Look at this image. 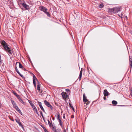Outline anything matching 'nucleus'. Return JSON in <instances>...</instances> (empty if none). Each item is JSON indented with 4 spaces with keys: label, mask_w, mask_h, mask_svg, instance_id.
<instances>
[{
    "label": "nucleus",
    "mask_w": 132,
    "mask_h": 132,
    "mask_svg": "<svg viewBox=\"0 0 132 132\" xmlns=\"http://www.w3.org/2000/svg\"><path fill=\"white\" fill-rule=\"evenodd\" d=\"M1 44L4 48L5 50L9 56L12 55V51L10 48L7 45L6 43L4 40H3L1 42Z\"/></svg>",
    "instance_id": "obj_1"
},
{
    "label": "nucleus",
    "mask_w": 132,
    "mask_h": 132,
    "mask_svg": "<svg viewBox=\"0 0 132 132\" xmlns=\"http://www.w3.org/2000/svg\"><path fill=\"white\" fill-rule=\"evenodd\" d=\"M44 102L45 104L48 107L50 108L51 110H53V108L52 105L50 104V103L47 102L46 100H45Z\"/></svg>",
    "instance_id": "obj_2"
},
{
    "label": "nucleus",
    "mask_w": 132,
    "mask_h": 132,
    "mask_svg": "<svg viewBox=\"0 0 132 132\" xmlns=\"http://www.w3.org/2000/svg\"><path fill=\"white\" fill-rule=\"evenodd\" d=\"M121 7H114L113 8V13H116L118 12L121 10Z\"/></svg>",
    "instance_id": "obj_3"
},
{
    "label": "nucleus",
    "mask_w": 132,
    "mask_h": 132,
    "mask_svg": "<svg viewBox=\"0 0 132 132\" xmlns=\"http://www.w3.org/2000/svg\"><path fill=\"white\" fill-rule=\"evenodd\" d=\"M61 94L64 99H66L68 97V95L65 92H63L61 93Z\"/></svg>",
    "instance_id": "obj_4"
},
{
    "label": "nucleus",
    "mask_w": 132,
    "mask_h": 132,
    "mask_svg": "<svg viewBox=\"0 0 132 132\" xmlns=\"http://www.w3.org/2000/svg\"><path fill=\"white\" fill-rule=\"evenodd\" d=\"M22 6L26 10H28L29 9V6L26 4L25 3H23L22 4Z\"/></svg>",
    "instance_id": "obj_5"
},
{
    "label": "nucleus",
    "mask_w": 132,
    "mask_h": 132,
    "mask_svg": "<svg viewBox=\"0 0 132 132\" xmlns=\"http://www.w3.org/2000/svg\"><path fill=\"white\" fill-rule=\"evenodd\" d=\"M39 9L40 10L44 12L46 10H47V9L46 7L42 6H40L39 7Z\"/></svg>",
    "instance_id": "obj_6"
},
{
    "label": "nucleus",
    "mask_w": 132,
    "mask_h": 132,
    "mask_svg": "<svg viewBox=\"0 0 132 132\" xmlns=\"http://www.w3.org/2000/svg\"><path fill=\"white\" fill-rule=\"evenodd\" d=\"M15 120L16 122L19 125V126L21 127L22 128L24 129V127L22 125L21 123L20 120L19 119H15Z\"/></svg>",
    "instance_id": "obj_7"
},
{
    "label": "nucleus",
    "mask_w": 132,
    "mask_h": 132,
    "mask_svg": "<svg viewBox=\"0 0 132 132\" xmlns=\"http://www.w3.org/2000/svg\"><path fill=\"white\" fill-rule=\"evenodd\" d=\"M103 94L105 96L109 95H110V94L106 89H105L104 90Z\"/></svg>",
    "instance_id": "obj_8"
},
{
    "label": "nucleus",
    "mask_w": 132,
    "mask_h": 132,
    "mask_svg": "<svg viewBox=\"0 0 132 132\" xmlns=\"http://www.w3.org/2000/svg\"><path fill=\"white\" fill-rule=\"evenodd\" d=\"M83 102L84 103H86L87 102V101H88V100L87 98L86 97V96L85 95V94L84 93L83 95Z\"/></svg>",
    "instance_id": "obj_9"
},
{
    "label": "nucleus",
    "mask_w": 132,
    "mask_h": 132,
    "mask_svg": "<svg viewBox=\"0 0 132 132\" xmlns=\"http://www.w3.org/2000/svg\"><path fill=\"white\" fill-rule=\"evenodd\" d=\"M38 105L39 106H40V108H41L42 110L44 112H45V110L43 108V107L42 105V103L41 102H38Z\"/></svg>",
    "instance_id": "obj_10"
},
{
    "label": "nucleus",
    "mask_w": 132,
    "mask_h": 132,
    "mask_svg": "<svg viewBox=\"0 0 132 132\" xmlns=\"http://www.w3.org/2000/svg\"><path fill=\"white\" fill-rule=\"evenodd\" d=\"M82 68L81 69V70L80 71V74L79 75V80H80L81 79V77H82Z\"/></svg>",
    "instance_id": "obj_11"
},
{
    "label": "nucleus",
    "mask_w": 132,
    "mask_h": 132,
    "mask_svg": "<svg viewBox=\"0 0 132 132\" xmlns=\"http://www.w3.org/2000/svg\"><path fill=\"white\" fill-rule=\"evenodd\" d=\"M35 76L34 75H33V84L34 85V86L35 88L36 87V81L35 80Z\"/></svg>",
    "instance_id": "obj_12"
},
{
    "label": "nucleus",
    "mask_w": 132,
    "mask_h": 132,
    "mask_svg": "<svg viewBox=\"0 0 132 132\" xmlns=\"http://www.w3.org/2000/svg\"><path fill=\"white\" fill-rule=\"evenodd\" d=\"M17 63H18L19 64V67L20 68H23V66H22V64L20 62H17L16 63V65Z\"/></svg>",
    "instance_id": "obj_13"
},
{
    "label": "nucleus",
    "mask_w": 132,
    "mask_h": 132,
    "mask_svg": "<svg viewBox=\"0 0 132 132\" xmlns=\"http://www.w3.org/2000/svg\"><path fill=\"white\" fill-rule=\"evenodd\" d=\"M30 105L32 107V108L33 109L34 111L37 109L36 107L32 103H30Z\"/></svg>",
    "instance_id": "obj_14"
},
{
    "label": "nucleus",
    "mask_w": 132,
    "mask_h": 132,
    "mask_svg": "<svg viewBox=\"0 0 132 132\" xmlns=\"http://www.w3.org/2000/svg\"><path fill=\"white\" fill-rule=\"evenodd\" d=\"M108 11L109 12L113 13V8L112 9L108 8Z\"/></svg>",
    "instance_id": "obj_15"
},
{
    "label": "nucleus",
    "mask_w": 132,
    "mask_h": 132,
    "mask_svg": "<svg viewBox=\"0 0 132 132\" xmlns=\"http://www.w3.org/2000/svg\"><path fill=\"white\" fill-rule=\"evenodd\" d=\"M16 110L20 113L21 114V115L22 114V113L21 112V111L19 109L18 107L15 109Z\"/></svg>",
    "instance_id": "obj_16"
},
{
    "label": "nucleus",
    "mask_w": 132,
    "mask_h": 132,
    "mask_svg": "<svg viewBox=\"0 0 132 132\" xmlns=\"http://www.w3.org/2000/svg\"><path fill=\"white\" fill-rule=\"evenodd\" d=\"M48 125H49V126H50V127H52V126H53V125H52V123H51L50 121H49V120H48Z\"/></svg>",
    "instance_id": "obj_17"
},
{
    "label": "nucleus",
    "mask_w": 132,
    "mask_h": 132,
    "mask_svg": "<svg viewBox=\"0 0 132 132\" xmlns=\"http://www.w3.org/2000/svg\"><path fill=\"white\" fill-rule=\"evenodd\" d=\"M59 121V122L60 125L61 126V127L62 128H63V126L62 125L63 122H62V121L61 120H60Z\"/></svg>",
    "instance_id": "obj_18"
},
{
    "label": "nucleus",
    "mask_w": 132,
    "mask_h": 132,
    "mask_svg": "<svg viewBox=\"0 0 132 132\" xmlns=\"http://www.w3.org/2000/svg\"><path fill=\"white\" fill-rule=\"evenodd\" d=\"M112 104L115 105L117 104V101L114 100L113 101H112Z\"/></svg>",
    "instance_id": "obj_19"
},
{
    "label": "nucleus",
    "mask_w": 132,
    "mask_h": 132,
    "mask_svg": "<svg viewBox=\"0 0 132 132\" xmlns=\"http://www.w3.org/2000/svg\"><path fill=\"white\" fill-rule=\"evenodd\" d=\"M35 80H36L37 81V85H41V84H40L39 82V81L38 80V79H37V78L35 77Z\"/></svg>",
    "instance_id": "obj_20"
},
{
    "label": "nucleus",
    "mask_w": 132,
    "mask_h": 132,
    "mask_svg": "<svg viewBox=\"0 0 132 132\" xmlns=\"http://www.w3.org/2000/svg\"><path fill=\"white\" fill-rule=\"evenodd\" d=\"M42 126V127L43 128V129H44V131L45 132H49L48 131L46 130V128L45 127H44L43 126Z\"/></svg>",
    "instance_id": "obj_21"
},
{
    "label": "nucleus",
    "mask_w": 132,
    "mask_h": 132,
    "mask_svg": "<svg viewBox=\"0 0 132 132\" xmlns=\"http://www.w3.org/2000/svg\"><path fill=\"white\" fill-rule=\"evenodd\" d=\"M41 85H37V89L38 91H40V86Z\"/></svg>",
    "instance_id": "obj_22"
},
{
    "label": "nucleus",
    "mask_w": 132,
    "mask_h": 132,
    "mask_svg": "<svg viewBox=\"0 0 132 132\" xmlns=\"http://www.w3.org/2000/svg\"><path fill=\"white\" fill-rule=\"evenodd\" d=\"M69 105L70 107L71 108L73 111H74L75 109L73 108V106L70 103H69Z\"/></svg>",
    "instance_id": "obj_23"
},
{
    "label": "nucleus",
    "mask_w": 132,
    "mask_h": 132,
    "mask_svg": "<svg viewBox=\"0 0 132 132\" xmlns=\"http://www.w3.org/2000/svg\"><path fill=\"white\" fill-rule=\"evenodd\" d=\"M52 130L53 131H54V132L55 131V130H56V127L55 126H52Z\"/></svg>",
    "instance_id": "obj_24"
},
{
    "label": "nucleus",
    "mask_w": 132,
    "mask_h": 132,
    "mask_svg": "<svg viewBox=\"0 0 132 132\" xmlns=\"http://www.w3.org/2000/svg\"><path fill=\"white\" fill-rule=\"evenodd\" d=\"M13 106L14 107L15 109L16 108L18 107V106L16 105V103H13Z\"/></svg>",
    "instance_id": "obj_25"
},
{
    "label": "nucleus",
    "mask_w": 132,
    "mask_h": 132,
    "mask_svg": "<svg viewBox=\"0 0 132 132\" xmlns=\"http://www.w3.org/2000/svg\"><path fill=\"white\" fill-rule=\"evenodd\" d=\"M54 132H62V131L60 129H56V130H55V131Z\"/></svg>",
    "instance_id": "obj_26"
},
{
    "label": "nucleus",
    "mask_w": 132,
    "mask_h": 132,
    "mask_svg": "<svg viewBox=\"0 0 132 132\" xmlns=\"http://www.w3.org/2000/svg\"><path fill=\"white\" fill-rule=\"evenodd\" d=\"M104 6L103 4H101L99 6V7L100 8H101L103 7Z\"/></svg>",
    "instance_id": "obj_27"
},
{
    "label": "nucleus",
    "mask_w": 132,
    "mask_h": 132,
    "mask_svg": "<svg viewBox=\"0 0 132 132\" xmlns=\"http://www.w3.org/2000/svg\"><path fill=\"white\" fill-rule=\"evenodd\" d=\"M47 16L49 17H50L51 15L49 13V12H46V13H45Z\"/></svg>",
    "instance_id": "obj_28"
},
{
    "label": "nucleus",
    "mask_w": 132,
    "mask_h": 132,
    "mask_svg": "<svg viewBox=\"0 0 132 132\" xmlns=\"http://www.w3.org/2000/svg\"><path fill=\"white\" fill-rule=\"evenodd\" d=\"M129 61V64L130 65V66L129 67L131 69L132 67V61Z\"/></svg>",
    "instance_id": "obj_29"
},
{
    "label": "nucleus",
    "mask_w": 132,
    "mask_h": 132,
    "mask_svg": "<svg viewBox=\"0 0 132 132\" xmlns=\"http://www.w3.org/2000/svg\"><path fill=\"white\" fill-rule=\"evenodd\" d=\"M19 101H20L23 104H25V102L23 101V100L22 99L20 100Z\"/></svg>",
    "instance_id": "obj_30"
},
{
    "label": "nucleus",
    "mask_w": 132,
    "mask_h": 132,
    "mask_svg": "<svg viewBox=\"0 0 132 132\" xmlns=\"http://www.w3.org/2000/svg\"><path fill=\"white\" fill-rule=\"evenodd\" d=\"M129 61H132V56H129Z\"/></svg>",
    "instance_id": "obj_31"
},
{
    "label": "nucleus",
    "mask_w": 132,
    "mask_h": 132,
    "mask_svg": "<svg viewBox=\"0 0 132 132\" xmlns=\"http://www.w3.org/2000/svg\"><path fill=\"white\" fill-rule=\"evenodd\" d=\"M34 111H35L36 112V113L39 116V114L38 113V112L37 110V109H36L35 110H34Z\"/></svg>",
    "instance_id": "obj_32"
},
{
    "label": "nucleus",
    "mask_w": 132,
    "mask_h": 132,
    "mask_svg": "<svg viewBox=\"0 0 132 132\" xmlns=\"http://www.w3.org/2000/svg\"><path fill=\"white\" fill-rule=\"evenodd\" d=\"M2 60L1 59V55L0 54V64H1L2 63Z\"/></svg>",
    "instance_id": "obj_33"
},
{
    "label": "nucleus",
    "mask_w": 132,
    "mask_h": 132,
    "mask_svg": "<svg viewBox=\"0 0 132 132\" xmlns=\"http://www.w3.org/2000/svg\"><path fill=\"white\" fill-rule=\"evenodd\" d=\"M15 70L17 72V73L18 72H19L16 67L15 68Z\"/></svg>",
    "instance_id": "obj_34"
},
{
    "label": "nucleus",
    "mask_w": 132,
    "mask_h": 132,
    "mask_svg": "<svg viewBox=\"0 0 132 132\" xmlns=\"http://www.w3.org/2000/svg\"><path fill=\"white\" fill-rule=\"evenodd\" d=\"M65 90L66 92H69L70 90L69 89H65Z\"/></svg>",
    "instance_id": "obj_35"
},
{
    "label": "nucleus",
    "mask_w": 132,
    "mask_h": 132,
    "mask_svg": "<svg viewBox=\"0 0 132 132\" xmlns=\"http://www.w3.org/2000/svg\"><path fill=\"white\" fill-rule=\"evenodd\" d=\"M16 96V97L18 95L15 92H14L13 93Z\"/></svg>",
    "instance_id": "obj_36"
},
{
    "label": "nucleus",
    "mask_w": 132,
    "mask_h": 132,
    "mask_svg": "<svg viewBox=\"0 0 132 132\" xmlns=\"http://www.w3.org/2000/svg\"><path fill=\"white\" fill-rule=\"evenodd\" d=\"M60 113H58L57 114V117H59L60 118Z\"/></svg>",
    "instance_id": "obj_37"
},
{
    "label": "nucleus",
    "mask_w": 132,
    "mask_h": 132,
    "mask_svg": "<svg viewBox=\"0 0 132 132\" xmlns=\"http://www.w3.org/2000/svg\"><path fill=\"white\" fill-rule=\"evenodd\" d=\"M90 103V102L88 100V101H87V102L86 103H86V104H88Z\"/></svg>",
    "instance_id": "obj_38"
},
{
    "label": "nucleus",
    "mask_w": 132,
    "mask_h": 132,
    "mask_svg": "<svg viewBox=\"0 0 132 132\" xmlns=\"http://www.w3.org/2000/svg\"><path fill=\"white\" fill-rule=\"evenodd\" d=\"M63 118L64 119H65L64 114H63Z\"/></svg>",
    "instance_id": "obj_39"
},
{
    "label": "nucleus",
    "mask_w": 132,
    "mask_h": 132,
    "mask_svg": "<svg viewBox=\"0 0 132 132\" xmlns=\"http://www.w3.org/2000/svg\"><path fill=\"white\" fill-rule=\"evenodd\" d=\"M130 95L132 97V88L131 89V93H130Z\"/></svg>",
    "instance_id": "obj_40"
},
{
    "label": "nucleus",
    "mask_w": 132,
    "mask_h": 132,
    "mask_svg": "<svg viewBox=\"0 0 132 132\" xmlns=\"http://www.w3.org/2000/svg\"><path fill=\"white\" fill-rule=\"evenodd\" d=\"M57 119L59 121L61 120V119H60V118L59 117H57Z\"/></svg>",
    "instance_id": "obj_41"
},
{
    "label": "nucleus",
    "mask_w": 132,
    "mask_h": 132,
    "mask_svg": "<svg viewBox=\"0 0 132 132\" xmlns=\"http://www.w3.org/2000/svg\"><path fill=\"white\" fill-rule=\"evenodd\" d=\"M17 73L19 74V75L20 76V75H21V73H20V72H17Z\"/></svg>",
    "instance_id": "obj_42"
},
{
    "label": "nucleus",
    "mask_w": 132,
    "mask_h": 132,
    "mask_svg": "<svg viewBox=\"0 0 132 132\" xmlns=\"http://www.w3.org/2000/svg\"><path fill=\"white\" fill-rule=\"evenodd\" d=\"M16 97H17V98H19V97H20V96H19V95H18L17 96H16Z\"/></svg>",
    "instance_id": "obj_43"
},
{
    "label": "nucleus",
    "mask_w": 132,
    "mask_h": 132,
    "mask_svg": "<svg viewBox=\"0 0 132 132\" xmlns=\"http://www.w3.org/2000/svg\"><path fill=\"white\" fill-rule=\"evenodd\" d=\"M22 70H23L24 71H26V69L23 67V68H22Z\"/></svg>",
    "instance_id": "obj_44"
},
{
    "label": "nucleus",
    "mask_w": 132,
    "mask_h": 132,
    "mask_svg": "<svg viewBox=\"0 0 132 132\" xmlns=\"http://www.w3.org/2000/svg\"><path fill=\"white\" fill-rule=\"evenodd\" d=\"M40 114L41 115H43L42 112V111H40Z\"/></svg>",
    "instance_id": "obj_45"
},
{
    "label": "nucleus",
    "mask_w": 132,
    "mask_h": 132,
    "mask_svg": "<svg viewBox=\"0 0 132 132\" xmlns=\"http://www.w3.org/2000/svg\"><path fill=\"white\" fill-rule=\"evenodd\" d=\"M20 76H21L22 77V78L23 77V76L21 74V75H20Z\"/></svg>",
    "instance_id": "obj_46"
},
{
    "label": "nucleus",
    "mask_w": 132,
    "mask_h": 132,
    "mask_svg": "<svg viewBox=\"0 0 132 132\" xmlns=\"http://www.w3.org/2000/svg\"><path fill=\"white\" fill-rule=\"evenodd\" d=\"M42 118H43V119L44 120V116H43V115H42Z\"/></svg>",
    "instance_id": "obj_47"
},
{
    "label": "nucleus",
    "mask_w": 132,
    "mask_h": 132,
    "mask_svg": "<svg viewBox=\"0 0 132 132\" xmlns=\"http://www.w3.org/2000/svg\"><path fill=\"white\" fill-rule=\"evenodd\" d=\"M11 102L13 104V103H15L13 101H11Z\"/></svg>",
    "instance_id": "obj_48"
},
{
    "label": "nucleus",
    "mask_w": 132,
    "mask_h": 132,
    "mask_svg": "<svg viewBox=\"0 0 132 132\" xmlns=\"http://www.w3.org/2000/svg\"><path fill=\"white\" fill-rule=\"evenodd\" d=\"M18 99L19 100H20L21 98L20 97H19V98H18Z\"/></svg>",
    "instance_id": "obj_49"
},
{
    "label": "nucleus",
    "mask_w": 132,
    "mask_h": 132,
    "mask_svg": "<svg viewBox=\"0 0 132 132\" xmlns=\"http://www.w3.org/2000/svg\"><path fill=\"white\" fill-rule=\"evenodd\" d=\"M47 10H46V11H44L43 12L45 13H46V12H47Z\"/></svg>",
    "instance_id": "obj_50"
},
{
    "label": "nucleus",
    "mask_w": 132,
    "mask_h": 132,
    "mask_svg": "<svg viewBox=\"0 0 132 132\" xmlns=\"http://www.w3.org/2000/svg\"><path fill=\"white\" fill-rule=\"evenodd\" d=\"M64 132H66V130L65 129L64 130Z\"/></svg>",
    "instance_id": "obj_51"
},
{
    "label": "nucleus",
    "mask_w": 132,
    "mask_h": 132,
    "mask_svg": "<svg viewBox=\"0 0 132 132\" xmlns=\"http://www.w3.org/2000/svg\"><path fill=\"white\" fill-rule=\"evenodd\" d=\"M103 99L104 100H105L106 99V98L105 97H103Z\"/></svg>",
    "instance_id": "obj_52"
},
{
    "label": "nucleus",
    "mask_w": 132,
    "mask_h": 132,
    "mask_svg": "<svg viewBox=\"0 0 132 132\" xmlns=\"http://www.w3.org/2000/svg\"><path fill=\"white\" fill-rule=\"evenodd\" d=\"M71 118H73V115H72V116H71Z\"/></svg>",
    "instance_id": "obj_53"
},
{
    "label": "nucleus",
    "mask_w": 132,
    "mask_h": 132,
    "mask_svg": "<svg viewBox=\"0 0 132 132\" xmlns=\"http://www.w3.org/2000/svg\"><path fill=\"white\" fill-rule=\"evenodd\" d=\"M11 120L13 121H14V120L13 119L12 120Z\"/></svg>",
    "instance_id": "obj_54"
},
{
    "label": "nucleus",
    "mask_w": 132,
    "mask_h": 132,
    "mask_svg": "<svg viewBox=\"0 0 132 132\" xmlns=\"http://www.w3.org/2000/svg\"><path fill=\"white\" fill-rule=\"evenodd\" d=\"M1 103H0V107H1Z\"/></svg>",
    "instance_id": "obj_55"
},
{
    "label": "nucleus",
    "mask_w": 132,
    "mask_h": 132,
    "mask_svg": "<svg viewBox=\"0 0 132 132\" xmlns=\"http://www.w3.org/2000/svg\"><path fill=\"white\" fill-rule=\"evenodd\" d=\"M118 16H119V17H121L120 15H118Z\"/></svg>",
    "instance_id": "obj_56"
},
{
    "label": "nucleus",
    "mask_w": 132,
    "mask_h": 132,
    "mask_svg": "<svg viewBox=\"0 0 132 132\" xmlns=\"http://www.w3.org/2000/svg\"><path fill=\"white\" fill-rule=\"evenodd\" d=\"M44 121L45 122V119H44Z\"/></svg>",
    "instance_id": "obj_57"
},
{
    "label": "nucleus",
    "mask_w": 132,
    "mask_h": 132,
    "mask_svg": "<svg viewBox=\"0 0 132 132\" xmlns=\"http://www.w3.org/2000/svg\"><path fill=\"white\" fill-rule=\"evenodd\" d=\"M30 103H32L31 102H30Z\"/></svg>",
    "instance_id": "obj_58"
},
{
    "label": "nucleus",
    "mask_w": 132,
    "mask_h": 132,
    "mask_svg": "<svg viewBox=\"0 0 132 132\" xmlns=\"http://www.w3.org/2000/svg\"><path fill=\"white\" fill-rule=\"evenodd\" d=\"M42 92V91H41V92L40 93H41Z\"/></svg>",
    "instance_id": "obj_59"
},
{
    "label": "nucleus",
    "mask_w": 132,
    "mask_h": 132,
    "mask_svg": "<svg viewBox=\"0 0 132 132\" xmlns=\"http://www.w3.org/2000/svg\"><path fill=\"white\" fill-rule=\"evenodd\" d=\"M121 16H122V13H121Z\"/></svg>",
    "instance_id": "obj_60"
}]
</instances>
